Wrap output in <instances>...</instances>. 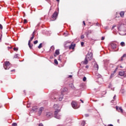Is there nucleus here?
Here are the masks:
<instances>
[{
	"label": "nucleus",
	"mask_w": 126,
	"mask_h": 126,
	"mask_svg": "<svg viewBox=\"0 0 126 126\" xmlns=\"http://www.w3.org/2000/svg\"><path fill=\"white\" fill-rule=\"evenodd\" d=\"M119 30V33L122 36L126 35V25L122 24L120 27H118Z\"/></svg>",
	"instance_id": "f257e3e1"
},
{
	"label": "nucleus",
	"mask_w": 126,
	"mask_h": 126,
	"mask_svg": "<svg viewBox=\"0 0 126 126\" xmlns=\"http://www.w3.org/2000/svg\"><path fill=\"white\" fill-rule=\"evenodd\" d=\"M67 89H66V88H64L63 90V92L59 94V97H58V95L56 94L54 97H51V99H52V100H54H54H57V99H58V98L59 101H62L63 99V92H65V91H67Z\"/></svg>",
	"instance_id": "f03ea898"
},
{
	"label": "nucleus",
	"mask_w": 126,
	"mask_h": 126,
	"mask_svg": "<svg viewBox=\"0 0 126 126\" xmlns=\"http://www.w3.org/2000/svg\"><path fill=\"white\" fill-rule=\"evenodd\" d=\"M60 112H61V110H56L54 112V117L56 118V119H58V120L61 119V117L60 115L58 114Z\"/></svg>",
	"instance_id": "7ed1b4c3"
},
{
	"label": "nucleus",
	"mask_w": 126,
	"mask_h": 126,
	"mask_svg": "<svg viewBox=\"0 0 126 126\" xmlns=\"http://www.w3.org/2000/svg\"><path fill=\"white\" fill-rule=\"evenodd\" d=\"M10 64V63L8 61L4 62L3 64L4 68L5 69H9V68L10 67V66H9Z\"/></svg>",
	"instance_id": "20e7f679"
},
{
	"label": "nucleus",
	"mask_w": 126,
	"mask_h": 126,
	"mask_svg": "<svg viewBox=\"0 0 126 126\" xmlns=\"http://www.w3.org/2000/svg\"><path fill=\"white\" fill-rule=\"evenodd\" d=\"M86 58L89 61H91L92 59H93V53L92 52L88 53V54L86 55Z\"/></svg>",
	"instance_id": "39448f33"
},
{
	"label": "nucleus",
	"mask_w": 126,
	"mask_h": 126,
	"mask_svg": "<svg viewBox=\"0 0 126 126\" xmlns=\"http://www.w3.org/2000/svg\"><path fill=\"white\" fill-rule=\"evenodd\" d=\"M59 15V12L55 11L52 16V18L56 20L57 19V17Z\"/></svg>",
	"instance_id": "423d86ee"
},
{
	"label": "nucleus",
	"mask_w": 126,
	"mask_h": 126,
	"mask_svg": "<svg viewBox=\"0 0 126 126\" xmlns=\"http://www.w3.org/2000/svg\"><path fill=\"white\" fill-rule=\"evenodd\" d=\"M71 105L73 109L77 108V103H76L75 101H72L71 103Z\"/></svg>",
	"instance_id": "0eeeda50"
},
{
	"label": "nucleus",
	"mask_w": 126,
	"mask_h": 126,
	"mask_svg": "<svg viewBox=\"0 0 126 126\" xmlns=\"http://www.w3.org/2000/svg\"><path fill=\"white\" fill-rule=\"evenodd\" d=\"M46 117H47L48 119H51V118H53V113L51 112H47L46 113Z\"/></svg>",
	"instance_id": "6e6552de"
},
{
	"label": "nucleus",
	"mask_w": 126,
	"mask_h": 126,
	"mask_svg": "<svg viewBox=\"0 0 126 126\" xmlns=\"http://www.w3.org/2000/svg\"><path fill=\"white\" fill-rule=\"evenodd\" d=\"M43 110H44V107H41L39 108L38 111V116H41L42 114V112H43Z\"/></svg>",
	"instance_id": "1a4fd4ad"
},
{
	"label": "nucleus",
	"mask_w": 126,
	"mask_h": 126,
	"mask_svg": "<svg viewBox=\"0 0 126 126\" xmlns=\"http://www.w3.org/2000/svg\"><path fill=\"white\" fill-rule=\"evenodd\" d=\"M88 59L86 57L84 61H82L81 63H82L83 64H88Z\"/></svg>",
	"instance_id": "9d476101"
},
{
	"label": "nucleus",
	"mask_w": 126,
	"mask_h": 126,
	"mask_svg": "<svg viewBox=\"0 0 126 126\" xmlns=\"http://www.w3.org/2000/svg\"><path fill=\"white\" fill-rule=\"evenodd\" d=\"M111 45V47L112 48V49H113V50H115V49H116L117 46L116 45V44L115 43H111L110 44Z\"/></svg>",
	"instance_id": "9b49d317"
},
{
	"label": "nucleus",
	"mask_w": 126,
	"mask_h": 126,
	"mask_svg": "<svg viewBox=\"0 0 126 126\" xmlns=\"http://www.w3.org/2000/svg\"><path fill=\"white\" fill-rule=\"evenodd\" d=\"M53 108L54 109H55V110H56V111H58V110H61V109H60V106H59V105L58 104H54L53 105Z\"/></svg>",
	"instance_id": "f8f14e48"
},
{
	"label": "nucleus",
	"mask_w": 126,
	"mask_h": 126,
	"mask_svg": "<svg viewBox=\"0 0 126 126\" xmlns=\"http://www.w3.org/2000/svg\"><path fill=\"white\" fill-rule=\"evenodd\" d=\"M116 109L117 110V111H118V112H121V113H123V108H122V107H120L119 108V106H116Z\"/></svg>",
	"instance_id": "ddd939ff"
},
{
	"label": "nucleus",
	"mask_w": 126,
	"mask_h": 126,
	"mask_svg": "<svg viewBox=\"0 0 126 126\" xmlns=\"http://www.w3.org/2000/svg\"><path fill=\"white\" fill-rule=\"evenodd\" d=\"M85 33L87 37H88V35H89V34H91V33H92V31L91 30L88 31Z\"/></svg>",
	"instance_id": "4468645a"
},
{
	"label": "nucleus",
	"mask_w": 126,
	"mask_h": 126,
	"mask_svg": "<svg viewBox=\"0 0 126 126\" xmlns=\"http://www.w3.org/2000/svg\"><path fill=\"white\" fill-rule=\"evenodd\" d=\"M119 75H120V76H124V75H125V71H120L119 72Z\"/></svg>",
	"instance_id": "2eb2a0df"
},
{
	"label": "nucleus",
	"mask_w": 126,
	"mask_h": 126,
	"mask_svg": "<svg viewBox=\"0 0 126 126\" xmlns=\"http://www.w3.org/2000/svg\"><path fill=\"white\" fill-rule=\"evenodd\" d=\"M75 47V44H71L69 46V49L70 50V49H72V50H73L74 49V47Z\"/></svg>",
	"instance_id": "dca6fc26"
},
{
	"label": "nucleus",
	"mask_w": 126,
	"mask_h": 126,
	"mask_svg": "<svg viewBox=\"0 0 126 126\" xmlns=\"http://www.w3.org/2000/svg\"><path fill=\"white\" fill-rule=\"evenodd\" d=\"M28 46L31 50H32V49H33V44H31V43H30V42H28Z\"/></svg>",
	"instance_id": "f3484780"
},
{
	"label": "nucleus",
	"mask_w": 126,
	"mask_h": 126,
	"mask_svg": "<svg viewBox=\"0 0 126 126\" xmlns=\"http://www.w3.org/2000/svg\"><path fill=\"white\" fill-rule=\"evenodd\" d=\"M37 109H38V107L37 106H33L32 107V110L33 112H35L36 111V110H37Z\"/></svg>",
	"instance_id": "a211bd4d"
},
{
	"label": "nucleus",
	"mask_w": 126,
	"mask_h": 126,
	"mask_svg": "<svg viewBox=\"0 0 126 126\" xmlns=\"http://www.w3.org/2000/svg\"><path fill=\"white\" fill-rule=\"evenodd\" d=\"M124 58H126V54H124L121 58V62H123L124 61Z\"/></svg>",
	"instance_id": "6ab92c4d"
},
{
	"label": "nucleus",
	"mask_w": 126,
	"mask_h": 126,
	"mask_svg": "<svg viewBox=\"0 0 126 126\" xmlns=\"http://www.w3.org/2000/svg\"><path fill=\"white\" fill-rule=\"evenodd\" d=\"M55 54H56L57 56H59V55H60V49L56 50Z\"/></svg>",
	"instance_id": "aec40b11"
},
{
	"label": "nucleus",
	"mask_w": 126,
	"mask_h": 126,
	"mask_svg": "<svg viewBox=\"0 0 126 126\" xmlns=\"http://www.w3.org/2000/svg\"><path fill=\"white\" fill-rule=\"evenodd\" d=\"M120 15L121 17H124V15H125V12L124 11L120 12Z\"/></svg>",
	"instance_id": "412c9836"
},
{
	"label": "nucleus",
	"mask_w": 126,
	"mask_h": 126,
	"mask_svg": "<svg viewBox=\"0 0 126 126\" xmlns=\"http://www.w3.org/2000/svg\"><path fill=\"white\" fill-rule=\"evenodd\" d=\"M85 124H86L85 121H82L81 123V126H85Z\"/></svg>",
	"instance_id": "4be33fe9"
},
{
	"label": "nucleus",
	"mask_w": 126,
	"mask_h": 126,
	"mask_svg": "<svg viewBox=\"0 0 126 126\" xmlns=\"http://www.w3.org/2000/svg\"><path fill=\"white\" fill-rule=\"evenodd\" d=\"M120 45L122 47H125V46H126V44L125 43V42H121V43H120Z\"/></svg>",
	"instance_id": "5701e85b"
},
{
	"label": "nucleus",
	"mask_w": 126,
	"mask_h": 126,
	"mask_svg": "<svg viewBox=\"0 0 126 126\" xmlns=\"http://www.w3.org/2000/svg\"><path fill=\"white\" fill-rule=\"evenodd\" d=\"M51 51H54L55 50V46L54 45L52 46L50 48Z\"/></svg>",
	"instance_id": "b1692460"
},
{
	"label": "nucleus",
	"mask_w": 126,
	"mask_h": 126,
	"mask_svg": "<svg viewBox=\"0 0 126 126\" xmlns=\"http://www.w3.org/2000/svg\"><path fill=\"white\" fill-rule=\"evenodd\" d=\"M54 63H55V64H59V63L58 62V60H57V59L54 60Z\"/></svg>",
	"instance_id": "393cba45"
},
{
	"label": "nucleus",
	"mask_w": 126,
	"mask_h": 126,
	"mask_svg": "<svg viewBox=\"0 0 126 126\" xmlns=\"http://www.w3.org/2000/svg\"><path fill=\"white\" fill-rule=\"evenodd\" d=\"M42 45H43V43H41L39 45V46H38V48H39V49H41V48H42Z\"/></svg>",
	"instance_id": "a878e982"
},
{
	"label": "nucleus",
	"mask_w": 126,
	"mask_h": 126,
	"mask_svg": "<svg viewBox=\"0 0 126 126\" xmlns=\"http://www.w3.org/2000/svg\"><path fill=\"white\" fill-rule=\"evenodd\" d=\"M96 75L98 76V78H101L102 77V76L99 74H96Z\"/></svg>",
	"instance_id": "bb28decb"
},
{
	"label": "nucleus",
	"mask_w": 126,
	"mask_h": 126,
	"mask_svg": "<svg viewBox=\"0 0 126 126\" xmlns=\"http://www.w3.org/2000/svg\"><path fill=\"white\" fill-rule=\"evenodd\" d=\"M17 58H18V54H15L14 56V59H17Z\"/></svg>",
	"instance_id": "cd10ccee"
},
{
	"label": "nucleus",
	"mask_w": 126,
	"mask_h": 126,
	"mask_svg": "<svg viewBox=\"0 0 126 126\" xmlns=\"http://www.w3.org/2000/svg\"><path fill=\"white\" fill-rule=\"evenodd\" d=\"M63 35H64V37H67V36H68V33H66L65 32H64Z\"/></svg>",
	"instance_id": "c85d7f7f"
},
{
	"label": "nucleus",
	"mask_w": 126,
	"mask_h": 126,
	"mask_svg": "<svg viewBox=\"0 0 126 126\" xmlns=\"http://www.w3.org/2000/svg\"><path fill=\"white\" fill-rule=\"evenodd\" d=\"M12 126H17V124L16 123H13L12 124Z\"/></svg>",
	"instance_id": "c756f323"
},
{
	"label": "nucleus",
	"mask_w": 126,
	"mask_h": 126,
	"mask_svg": "<svg viewBox=\"0 0 126 126\" xmlns=\"http://www.w3.org/2000/svg\"><path fill=\"white\" fill-rule=\"evenodd\" d=\"M13 50H14V51H15V52H17V51H18V48H15V47H14V48H13Z\"/></svg>",
	"instance_id": "7c9ffc66"
},
{
	"label": "nucleus",
	"mask_w": 126,
	"mask_h": 126,
	"mask_svg": "<svg viewBox=\"0 0 126 126\" xmlns=\"http://www.w3.org/2000/svg\"><path fill=\"white\" fill-rule=\"evenodd\" d=\"M87 78L86 77L84 76L83 78V81H86Z\"/></svg>",
	"instance_id": "2f4dec72"
},
{
	"label": "nucleus",
	"mask_w": 126,
	"mask_h": 126,
	"mask_svg": "<svg viewBox=\"0 0 126 126\" xmlns=\"http://www.w3.org/2000/svg\"><path fill=\"white\" fill-rule=\"evenodd\" d=\"M33 43L34 44V45H36V44H38V40H35L33 42Z\"/></svg>",
	"instance_id": "473e14b6"
},
{
	"label": "nucleus",
	"mask_w": 126,
	"mask_h": 126,
	"mask_svg": "<svg viewBox=\"0 0 126 126\" xmlns=\"http://www.w3.org/2000/svg\"><path fill=\"white\" fill-rule=\"evenodd\" d=\"M27 22H28V21H27V20L26 19H24V23H27Z\"/></svg>",
	"instance_id": "72a5a7b5"
},
{
	"label": "nucleus",
	"mask_w": 126,
	"mask_h": 126,
	"mask_svg": "<svg viewBox=\"0 0 126 126\" xmlns=\"http://www.w3.org/2000/svg\"><path fill=\"white\" fill-rule=\"evenodd\" d=\"M114 74L112 73L111 75H110V78H112V77H114Z\"/></svg>",
	"instance_id": "f704fd0d"
},
{
	"label": "nucleus",
	"mask_w": 126,
	"mask_h": 126,
	"mask_svg": "<svg viewBox=\"0 0 126 126\" xmlns=\"http://www.w3.org/2000/svg\"><path fill=\"white\" fill-rule=\"evenodd\" d=\"M61 57H62V55H60V56H59L58 61H61Z\"/></svg>",
	"instance_id": "c9c22d12"
},
{
	"label": "nucleus",
	"mask_w": 126,
	"mask_h": 126,
	"mask_svg": "<svg viewBox=\"0 0 126 126\" xmlns=\"http://www.w3.org/2000/svg\"><path fill=\"white\" fill-rule=\"evenodd\" d=\"M117 25H114L112 28H111V30H113V29H114V28H115V27H116Z\"/></svg>",
	"instance_id": "e433bc0d"
},
{
	"label": "nucleus",
	"mask_w": 126,
	"mask_h": 126,
	"mask_svg": "<svg viewBox=\"0 0 126 126\" xmlns=\"http://www.w3.org/2000/svg\"><path fill=\"white\" fill-rule=\"evenodd\" d=\"M84 42H81V45L82 46V47H83V46H84Z\"/></svg>",
	"instance_id": "4c0bfd02"
},
{
	"label": "nucleus",
	"mask_w": 126,
	"mask_h": 126,
	"mask_svg": "<svg viewBox=\"0 0 126 126\" xmlns=\"http://www.w3.org/2000/svg\"><path fill=\"white\" fill-rule=\"evenodd\" d=\"M84 35H82L81 36V39H84Z\"/></svg>",
	"instance_id": "58836bf2"
},
{
	"label": "nucleus",
	"mask_w": 126,
	"mask_h": 126,
	"mask_svg": "<svg viewBox=\"0 0 126 126\" xmlns=\"http://www.w3.org/2000/svg\"><path fill=\"white\" fill-rule=\"evenodd\" d=\"M85 116L86 117V118H88V117H89V114H85Z\"/></svg>",
	"instance_id": "ea45409f"
},
{
	"label": "nucleus",
	"mask_w": 126,
	"mask_h": 126,
	"mask_svg": "<svg viewBox=\"0 0 126 126\" xmlns=\"http://www.w3.org/2000/svg\"><path fill=\"white\" fill-rule=\"evenodd\" d=\"M101 40L102 41L105 40V37L102 36Z\"/></svg>",
	"instance_id": "a19ab883"
},
{
	"label": "nucleus",
	"mask_w": 126,
	"mask_h": 126,
	"mask_svg": "<svg viewBox=\"0 0 126 126\" xmlns=\"http://www.w3.org/2000/svg\"><path fill=\"white\" fill-rule=\"evenodd\" d=\"M38 126H44V125H43V124L40 123V124L38 125Z\"/></svg>",
	"instance_id": "79ce46f5"
},
{
	"label": "nucleus",
	"mask_w": 126,
	"mask_h": 126,
	"mask_svg": "<svg viewBox=\"0 0 126 126\" xmlns=\"http://www.w3.org/2000/svg\"><path fill=\"white\" fill-rule=\"evenodd\" d=\"M2 25H1V24H0V29H2Z\"/></svg>",
	"instance_id": "37998d69"
},
{
	"label": "nucleus",
	"mask_w": 126,
	"mask_h": 126,
	"mask_svg": "<svg viewBox=\"0 0 126 126\" xmlns=\"http://www.w3.org/2000/svg\"><path fill=\"white\" fill-rule=\"evenodd\" d=\"M95 65L96 66L97 69H98L99 68V65H98V64H97Z\"/></svg>",
	"instance_id": "c03bdc74"
},
{
	"label": "nucleus",
	"mask_w": 126,
	"mask_h": 126,
	"mask_svg": "<svg viewBox=\"0 0 126 126\" xmlns=\"http://www.w3.org/2000/svg\"><path fill=\"white\" fill-rule=\"evenodd\" d=\"M32 37H35V34H34V33H32Z\"/></svg>",
	"instance_id": "a18cd8bd"
},
{
	"label": "nucleus",
	"mask_w": 126,
	"mask_h": 126,
	"mask_svg": "<svg viewBox=\"0 0 126 126\" xmlns=\"http://www.w3.org/2000/svg\"><path fill=\"white\" fill-rule=\"evenodd\" d=\"M83 23L84 24V25L85 26V25H86V24H85V21H83Z\"/></svg>",
	"instance_id": "49530a36"
},
{
	"label": "nucleus",
	"mask_w": 126,
	"mask_h": 126,
	"mask_svg": "<svg viewBox=\"0 0 126 126\" xmlns=\"http://www.w3.org/2000/svg\"><path fill=\"white\" fill-rule=\"evenodd\" d=\"M68 77H69V78H71V77H72V75H70L68 76Z\"/></svg>",
	"instance_id": "de8ad7c7"
},
{
	"label": "nucleus",
	"mask_w": 126,
	"mask_h": 126,
	"mask_svg": "<svg viewBox=\"0 0 126 126\" xmlns=\"http://www.w3.org/2000/svg\"><path fill=\"white\" fill-rule=\"evenodd\" d=\"M85 67H86V68H89V66L86 65V66H85Z\"/></svg>",
	"instance_id": "09e8293b"
},
{
	"label": "nucleus",
	"mask_w": 126,
	"mask_h": 126,
	"mask_svg": "<svg viewBox=\"0 0 126 126\" xmlns=\"http://www.w3.org/2000/svg\"><path fill=\"white\" fill-rule=\"evenodd\" d=\"M2 35L1 34V37H0V42H1V36Z\"/></svg>",
	"instance_id": "8fccbe9b"
},
{
	"label": "nucleus",
	"mask_w": 126,
	"mask_h": 126,
	"mask_svg": "<svg viewBox=\"0 0 126 126\" xmlns=\"http://www.w3.org/2000/svg\"><path fill=\"white\" fill-rule=\"evenodd\" d=\"M116 95H115L114 96V97H113V99H114V100H115V99L116 98Z\"/></svg>",
	"instance_id": "3c124183"
},
{
	"label": "nucleus",
	"mask_w": 126,
	"mask_h": 126,
	"mask_svg": "<svg viewBox=\"0 0 126 126\" xmlns=\"http://www.w3.org/2000/svg\"><path fill=\"white\" fill-rule=\"evenodd\" d=\"M13 71H15V69H13L11 70V72H12Z\"/></svg>",
	"instance_id": "603ef678"
},
{
	"label": "nucleus",
	"mask_w": 126,
	"mask_h": 126,
	"mask_svg": "<svg viewBox=\"0 0 126 126\" xmlns=\"http://www.w3.org/2000/svg\"><path fill=\"white\" fill-rule=\"evenodd\" d=\"M32 41V39H31V38L29 40V42H30V43H31Z\"/></svg>",
	"instance_id": "864d4df0"
},
{
	"label": "nucleus",
	"mask_w": 126,
	"mask_h": 126,
	"mask_svg": "<svg viewBox=\"0 0 126 126\" xmlns=\"http://www.w3.org/2000/svg\"><path fill=\"white\" fill-rule=\"evenodd\" d=\"M34 37L32 36L31 38V40H33V39H34Z\"/></svg>",
	"instance_id": "5fc2aeb1"
},
{
	"label": "nucleus",
	"mask_w": 126,
	"mask_h": 126,
	"mask_svg": "<svg viewBox=\"0 0 126 126\" xmlns=\"http://www.w3.org/2000/svg\"><path fill=\"white\" fill-rule=\"evenodd\" d=\"M108 126H114V125H113L112 124H109L108 125Z\"/></svg>",
	"instance_id": "6e6d98bb"
},
{
	"label": "nucleus",
	"mask_w": 126,
	"mask_h": 126,
	"mask_svg": "<svg viewBox=\"0 0 126 126\" xmlns=\"http://www.w3.org/2000/svg\"><path fill=\"white\" fill-rule=\"evenodd\" d=\"M96 26H98L99 25V23H98V22L96 23Z\"/></svg>",
	"instance_id": "4d7b16f0"
},
{
	"label": "nucleus",
	"mask_w": 126,
	"mask_h": 126,
	"mask_svg": "<svg viewBox=\"0 0 126 126\" xmlns=\"http://www.w3.org/2000/svg\"><path fill=\"white\" fill-rule=\"evenodd\" d=\"M117 71H116V70H115L114 71V72H113V73H114V74H115V73H116V72Z\"/></svg>",
	"instance_id": "13d9d810"
},
{
	"label": "nucleus",
	"mask_w": 126,
	"mask_h": 126,
	"mask_svg": "<svg viewBox=\"0 0 126 126\" xmlns=\"http://www.w3.org/2000/svg\"><path fill=\"white\" fill-rule=\"evenodd\" d=\"M104 28H105V29H108V28H109V27H105Z\"/></svg>",
	"instance_id": "bf43d9fd"
},
{
	"label": "nucleus",
	"mask_w": 126,
	"mask_h": 126,
	"mask_svg": "<svg viewBox=\"0 0 126 126\" xmlns=\"http://www.w3.org/2000/svg\"><path fill=\"white\" fill-rule=\"evenodd\" d=\"M80 101H81L82 103H84L83 100H82V99H80Z\"/></svg>",
	"instance_id": "052dcab7"
},
{
	"label": "nucleus",
	"mask_w": 126,
	"mask_h": 126,
	"mask_svg": "<svg viewBox=\"0 0 126 126\" xmlns=\"http://www.w3.org/2000/svg\"><path fill=\"white\" fill-rule=\"evenodd\" d=\"M54 57H57V55L55 53L54 54Z\"/></svg>",
	"instance_id": "680f3d73"
},
{
	"label": "nucleus",
	"mask_w": 126,
	"mask_h": 126,
	"mask_svg": "<svg viewBox=\"0 0 126 126\" xmlns=\"http://www.w3.org/2000/svg\"><path fill=\"white\" fill-rule=\"evenodd\" d=\"M117 122H118V123H120V120L118 119V120H117Z\"/></svg>",
	"instance_id": "e2e57ef3"
},
{
	"label": "nucleus",
	"mask_w": 126,
	"mask_h": 126,
	"mask_svg": "<svg viewBox=\"0 0 126 126\" xmlns=\"http://www.w3.org/2000/svg\"><path fill=\"white\" fill-rule=\"evenodd\" d=\"M120 68H123V66L121 65V66H120Z\"/></svg>",
	"instance_id": "0e129e2a"
},
{
	"label": "nucleus",
	"mask_w": 126,
	"mask_h": 126,
	"mask_svg": "<svg viewBox=\"0 0 126 126\" xmlns=\"http://www.w3.org/2000/svg\"><path fill=\"white\" fill-rule=\"evenodd\" d=\"M56 1H58V2H60V0H56Z\"/></svg>",
	"instance_id": "69168bd1"
},
{
	"label": "nucleus",
	"mask_w": 126,
	"mask_h": 126,
	"mask_svg": "<svg viewBox=\"0 0 126 126\" xmlns=\"http://www.w3.org/2000/svg\"><path fill=\"white\" fill-rule=\"evenodd\" d=\"M9 49H12V47H9Z\"/></svg>",
	"instance_id": "338daca9"
},
{
	"label": "nucleus",
	"mask_w": 126,
	"mask_h": 126,
	"mask_svg": "<svg viewBox=\"0 0 126 126\" xmlns=\"http://www.w3.org/2000/svg\"><path fill=\"white\" fill-rule=\"evenodd\" d=\"M32 33L34 34L35 33V31H34Z\"/></svg>",
	"instance_id": "774afa93"
}]
</instances>
